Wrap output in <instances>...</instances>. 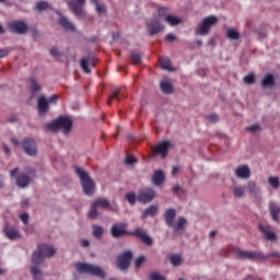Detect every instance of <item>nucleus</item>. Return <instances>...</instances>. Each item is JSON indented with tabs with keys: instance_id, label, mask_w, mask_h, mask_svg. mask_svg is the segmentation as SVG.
<instances>
[{
	"instance_id": "nucleus-4",
	"label": "nucleus",
	"mask_w": 280,
	"mask_h": 280,
	"mask_svg": "<svg viewBox=\"0 0 280 280\" xmlns=\"http://www.w3.org/2000/svg\"><path fill=\"white\" fill-rule=\"evenodd\" d=\"M73 128V121L66 116H60L56 120L46 125V130L50 132H57V130H62L63 135H69Z\"/></svg>"
},
{
	"instance_id": "nucleus-21",
	"label": "nucleus",
	"mask_w": 280,
	"mask_h": 280,
	"mask_svg": "<svg viewBox=\"0 0 280 280\" xmlns=\"http://www.w3.org/2000/svg\"><path fill=\"white\" fill-rule=\"evenodd\" d=\"M234 174L236 178L247 180V178H250V167L248 165H240L235 168Z\"/></svg>"
},
{
	"instance_id": "nucleus-51",
	"label": "nucleus",
	"mask_w": 280,
	"mask_h": 280,
	"mask_svg": "<svg viewBox=\"0 0 280 280\" xmlns=\"http://www.w3.org/2000/svg\"><path fill=\"white\" fill-rule=\"evenodd\" d=\"M243 82H245V84H255V75L253 74L245 75L243 79Z\"/></svg>"
},
{
	"instance_id": "nucleus-24",
	"label": "nucleus",
	"mask_w": 280,
	"mask_h": 280,
	"mask_svg": "<svg viewBox=\"0 0 280 280\" xmlns=\"http://www.w3.org/2000/svg\"><path fill=\"white\" fill-rule=\"evenodd\" d=\"M174 220H176V209L168 208L166 209L164 213V221L165 224H167L171 229V226H174Z\"/></svg>"
},
{
	"instance_id": "nucleus-19",
	"label": "nucleus",
	"mask_w": 280,
	"mask_h": 280,
	"mask_svg": "<svg viewBox=\"0 0 280 280\" xmlns=\"http://www.w3.org/2000/svg\"><path fill=\"white\" fill-rule=\"evenodd\" d=\"M58 23L65 32H75V25H73V22L70 21L69 18L62 15V13H59Z\"/></svg>"
},
{
	"instance_id": "nucleus-43",
	"label": "nucleus",
	"mask_w": 280,
	"mask_h": 280,
	"mask_svg": "<svg viewBox=\"0 0 280 280\" xmlns=\"http://www.w3.org/2000/svg\"><path fill=\"white\" fill-rule=\"evenodd\" d=\"M120 95H122V97H124V93H121V90H114L107 101L108 106H110L112 100H118V102H119L121 100V98H119Z\"/></svg>"
},
{
	"instance_id": "nucleus-30",
	"label": "nucleus",
	"mask_w": 280,
	"mask_h": 280,
	"mask_svg": "<svg viewBox=\"0 0 280 280\" xmlns=\"http://www.w3.org/2000/svg\"><path fill=\"white\" fill-rule=\"evenodd\" d=\"M156 213H159V207L152 205L142 211V220H145V218H154Z\"/></svg>"
},
{
	"instance_id": "nucleus-32",
	"label": "nucleus",
	"mask_w": 280,
	"mask_h": 280,
	"mask_svg": "<svg viewBox=\"0 0 280 280\" xmlns=\"http://www.w3.org/2000/svg\"><path fill=\"white\" fill-rule=\"evenodd\" d=\"M96 209H110V201L104 198H98L92 202Z\"/></svg>"
},
{
	"instance_id": "nucleus-11",
	"label": "nucleus",
	"mask_w": 280,
	"mask_h": 280,
	"mask_svg": "<svg viewBox=\"0 0 280 280\" xmlns=\"http://www.w3.org/2000/svg\"><path fill=\"white\" fill-rule=\"evenodd\" d=\"M21 147L27 156H36L38 154V147L33 138H24L21 142Z\"/></svg>"
},
{
	"instance_id": "nucleus-49",
	"label": "nucleus",
	"mask_w": 280,
	"mask_h": 280,
	"mask_svg": "<svg viewBox=\"0 0 280 280\" xmlns=\"http://www.w3.org/2000/svg\"><path fill=\"white\" fill-rule=\"evenodd\" d=\"M245 130L252 132V135H255V132H259L261 130V127L259 125H252L249 127H246Z\"/></svg>"
},
{
	"instance_id": "nucleus-22",
	"label": "nucleus",
	"mask_w": 280,
	"mask_h": 280,
	"mask_svg": "<svg viewBox=\"0 0 280 280\" xmlns=\"http://www.w3.org/2000/svg\"><path fill=\"white\" fill-rule=\"evenodd\" d=\"M259 231L262 233V237L268 242H277V234L270 231V228L266 225H259Z\"/></svg>"
},
{
	"instance_id": "nucleus-31",
	"label": "nucleus",
	"mask_w": 280,
	"mask_h": 280,
	"mask_svg": "<svg viewBox=\"0 0 280 280\" xmlns=\"http://www.w3.org/2000/svg\"><path fill=\"white\" fill-rule=\"evenodd\" d=\"M151 180L153 185H156L158 187L161 186L162 183H165V175L163 174V171H155Z\"/></svg>"
},
{
	"instance_id": "nucleus-58",
	"label": "nucleus",
	"mask_w": 280,
	"mask_h": 280,
	"mask_svg": "<svg viewBox=\"0 0 280 280\" xmlns=\"http://www.w3.org/2000/svg\"><path fill=\"white\" fill-rule=\"evenodd\" d=\"M48 104H56V102H58V96L57 95H52L47 100Z\"/></svg>"
},
{
	"instance_id": "nucleus-56",
	"label": "nucleus",
	"mask_w": 280,
	"mask_h": 280,
	"mask_svg": "<svg viewBox=\"0 0 280 280\" xmlns=\"http://www.w3.org/2000/svg\"><path fill=\"white\" fill-rule=\"evenodd\" d=\"M165 40H167L168 43H174V40H176V37L174 34L170 33L165 36Z\"/></svg>"
},
{
	"instance_id": "nucleus-41",
	"label": "nucleus",
	"mask_w": 280,
	"mask_h": 280,
	"mask_svg": "<svg viewBox=\"0 0 280 280\" xmlns=\"http://www.w3.org/2000/svg\"><path fill=\"white\" fill-rule=\"evenodd\" d=\"M267 180H268L270 187H272L273 189H279V187H280L279 177H277V176H269Z\"/></svg>"
},
{
	"instance_id": "nucleus-54",
	"label": "nucleus",
	"mask_w": 280,
	"mask_h": 280,
	"mask_svg": "<svg viewBox=\"0 0 280 280\" xmlns=\"http://www.w3.org/2000/svg\"><path fill=\"white\" fill-rule=\"evenodd\" d=\"M20 219L23 222V224H30V214L27 212L22 213L20 215Z\"/></svg>"
},
{
	"instance_id": "nucleus-10",
	"label": "nucleus",
	"mask_w": 280,
	"mask_h": 280,
	"mask_svg": "<svg viewBox=\"0 0 280 280\" xmlns=\"http://www.w3.org/2000/svg\"><path fill=\"white\" fill-rule=\"evenodd\" d=\"M217 23L218 19L215 18V15L205 18L197 28V34H199L200 36H207L211 27H213V25H215Z\"/></svg>"
},
{
	"instance_id": "nucleus-8",
	"label": "nucleus",
	"mask_w": 280,
	"mask_h": 280,
	"mask_svg": "<svg viewBox=\"0 0 280 280\" xmlns=\"http://www.w3.org/2000/svg\"><path fill=\"white\" fill-rule=\"evenodd\" d=\"M131 261H132V252L130 250L122 252L116 259V268H118V270H121L122 272H126V270L130 268Z\"/></svg>"
},
{
	"instance_id": "nucleus-61",
	"label": "nucleus",
	"mask_w": 280,
	"mask_h": 280,
	"mask_svg": "<svg viewBox=\"0 0 280 280\" xmlns=\"http://www.w3.org/2000/svg\"><path fill=\"white\" fill-rule=\"evenodd\" d=\"M172 191H174V194H178L180 191V186L178 185L173 186Z\"/></svg>"
},
{
	"instance_id": "nucleus-17",
	"label": "nucleus",
	"mask_w": 280,
	"mask_h": 280,
	"mask_svg": "<svg viewBox=\"0 0 280 280\" xmlns=\"http://www.w3.org/2000/svg\"><path fill=\"white\" fill-rule=\"evenodd\" d=\"M126 226H128V224L126 223H116L114 225H112L110 228V233L113 237H124V235H128V232H126Z\"/></svg>"
},
{
	"instance_id": "nucleus-13",
	"label": "nucleus",
	"mask_w": 280,
	"mask_h": 280,
	"mask_svg": "<svg viewBox=\"0 0 280 280\" xmlns=\"http://www.w3.org/2000/svg\"><path fill=\"white\" fill-rule=\"evenodd\" d=\"M156 198V192L152 188H144L139 191L137 195L138 202H142L143 205H148V202H152Z\"/></svg>"
},
{
	"instance_id": "nucleus-38",
	"label": "nucleus",
	"mask_w": 280,
	"mask_h": 280,
	"mask_svg": "<svg viewBox=\"0 0 280 280\" xmlns=\"http://www.w3.org/2000/svg\"><path fill=\"white\" fill-rule=\"evenodd\" d=\"M234 198H244L246 196V188L242 186L232 187Z\"/></svg>"
},
{
	"instance_id": "nucleus-45",
	"label": "nucleus",
	"mask_w": 280,
	"mask_h": 280,
	"mask_svg": "<svg viewBox=\"0 0 280 280\" xmlns=\"http://www.w3.org/2000/svg\"><path fill=\"white\" fill-rule=\"evenodd\" d=\"M49 54L52 58H56V60H60L62 58V52L58 50V47L54 46L50 48Z\"/></svg>"
},
{
	"instance_id": "nucleus-9",
	"label": "nucleus",
	"mask_w": 280,
	"mask_h": 280,
	"mask_svg": "<svg viewBox=\"0 0 280 280\" xmlns=\"http://www.w3.org/2000/svg\"><path fill=\"white\" fill-rule=\"evenodd\" d=\"M67 3L78 19L84 20L86 12L83 8L84 3H86V0H68Z\"/></svg>"
},
{
	"instance_id": "nucleus-52",
	"label": "nucleus",
	"mask_w": 280,
	"mask_h": 280,
	"mask_svg": "<svg viewBox=\"0 0 280 280\" xmlns=\"http://www.w3.org/2000/svg\"><path fill=\"white\" fill-rule=\"evenodd\" d=\"M143 261H145V256H140L136 258L135 260L136 268H141V266H143Z\"/></svg>"
},
{
	"instance_id": "nucleus-6",
	"label": "nucleus",
	"mask_w": 280,
	"mask_h": 280,
	"mask_svg": "<svg viewBox=\"0 0 280 280\" xmlns=\"http://www.w3.org/2000/svg\"><path fill=\"white\" fill-rule=\"evenodd\" d=\"M36 178V170L32 167L26 168V173H21L16 177V186L21 189H25L26 187H30V183Z\"/></svg>"
},
{
	"instance_id": "nucleus-28",
	"label": "nucleus",
	"mask_w": 280,
	"mask_h": 280,
	"mask_svg": "<svg viewBox=\"0 0 280 280\" xmlns=\"http://www.w3.org/2000/svg\"><path fill=\"white\" fill-rule=\"evenodd\" d=\"M260 84H261L262 89H273V86H275V75L266 74L262 78Z\"/></svg>"
},
{
	"instance_id": "nucleus-36",
	"label": "nucleus",
	"mask_w": 280,
	"mask_h": 280,
	"mask_svg": "<svg viewBox=\"0 0 280 280\" xmlns=\"http://www.w3.org/2000/svg\"><path fill=\"white\" fill-rule=\"evenodd\" d=\"M163 20L166 21V23H168V25H171L172 27L179 25L180 23V19H178L177 16L165 14V13H164Z\"/></svg>"
},
{
	"instance_id": "nucleus-35",
	"label": "nucleus",
	"mask_w": 280,
	"mask_h": 280,
	"mask_svg": "<svg viewBox=\"0 0 280 280\" xmlns=\"http://www.w3.org/2000/svg\"><path fill=\"white\" fill-rule=\"evenodd\" d=\"M160 67L163 71H174L172 60H170V58H160Z\"/></svg>"
},
{
	"instance_id": "nucleus-63",
	"label": "nucleus",
	"mask_w": 280,
	"mask_h": 280,
	"mask_svg": "<svg viewBox=\"0 0 280 280\" xmlns=\"http://www.w3.org/2000/svg\"><path fill=\"white\" fill-rule=\"evenodd\" d=\"M16 172H19V168H14V170L10 171V176H15Z\"/></svg>"
},
{
	"instance_id": "nucleus-60",
	"label": "nucleus",
	"mask_w": 280,
	"mask_h": 280,
	"mask_svg": "<svg viewBox=\"0 0 280 280\" xmlns=\"http://www.w3.org/2000/svg\"><path fill=\"white\" fill-rule=\"evenodd\" d=\"M11 143H13V145L15 148H19V145H21V142H19V140H16V138L11 139Z\"/></svg>"
},
{
	"instance_id": "nucleus-42",
	"label": "nucleus",
	"mask_w": 280,
	"mask_h": 280,
	"mask_svg": "<svg viewBox=\"0 0 280 280\" xmlns=\"http://www.w3.org/2000/svg\"><path fill=\"white\" fill-rule=\"evenodd\" d=\"M141 56L142 54L137 51V50H133L131 51V61L133 65H141Z\"/></svg>"
},
{
	"instance_id": "nucleus-14",
	"label": "nucleus",
	"mask_w": 280,
	"mask_h": 280,
	"mask_svg": "<svg viewBox=\"0 0 280 280\" xmlns=\"http://www.w3.org/2000/svg\"><path fill=\"white\" fill-rule=\"evenodd\" d=\"M246 189L249 191V195L256 202H261V188L257 186V183L248 180Z\"/></svg>"
},
{
	"instance_id": "nucleus-53",
	"label": "nucleus",
	"mask_w": 280,
	"mask_h": 280,
	"mask_svg": "<svg viewBox=\"0 0 280 280\" xmlns=\"http://www.w3.org/2000/svg\"><path fill=\"white\" fill-rule=\"evenodd\" d=\"M265 257H267V259H270V258L280 259V253L279 252H269Z\"/></svg>"
},
{
	"instance_id": "nucleus-62",
	"label": "nucleus",
	"mask_w": 280,
	"mask_h": 280,
	"mask_svg": "<svg viewBox=\"0 0 280 280\" xmlns=\"http://www.w3.org/2000/svg\"><path fill=\"white\" fill-rule=\"evenodd\" d=\"M172 174L173 176H176L178 174V166H173Z\"/></svg>"
},
{
	"instance_id": "nucleus-64",
	"label": "nucleus",
	"mask_w": 280,
	"mask_h": 280,
	"mask_svg": "<svg viewBox=\"0 0 280 280\" xmlns=\"http://www.w3.org/2000/svg\"><path fill=\"white\" fill-rule=\"evenodd\" d=\"M27 205H30V200L24 199V200L22 201V207H27Z\"/></svg>"
},
{
	"instance_id": "nucleus-34",
	"label": "nucleus",
	"mask_w": 280,
	"mask_h": 280,
	"mask_svg": "<svg viewBox=\"0 0 280 280\" xmlns=\"http://www.w3.org/2000/svg\"><path fill=\"white\" fill-rule=\"evenodd\" d=\"M92 235L95 240L104 237V228L101 225H92Z\"/></svg>"
},
{
	"instance_id": "nucleus-39",
	"label": "nucleus",
	"mask_w": 280,
	"mask_h": 280,
	"mask_svg": "<svg viewBox=\"0 0 280 280\" xmlns=\"http://www.w3.org/2000/svg\"><path fill=\"white\" fill-rule=\"evenodd\" d=\"M95 5V10L97 14H106V4L100 2V0H95V2H92Z\"/></svg>"
},
{
	"instance_id": "nucleus-46",
	"label": "nucleus",
	"mask_w": 280,
	"mask_h": 280,
	"mask_svg": "<svg viewBox=\"0 0 280 280\" xmlns=\"http://www.w3.org/2000/svg\"><path fill=\"white\" fill-rule=\"evenodd\" d=\"M125 198L129 202V205H136L137 203V195H135V192H127L125 195Z\"/></svg>"
},
{
	"instance_id": "nucleus-25",
	"label": "nucleus",
	"mask_w": 280,
	"mask_h": 280,
	"mask_svg": "<svg viewBox=\"0 0 280 280\" xmlns=\"http://www.w3.org/2000/svg\"><path fill=\"white\" fill-rule=\"evenodd\" d=\"M160 89L165 95H172V93H174V85H172V82L167 79L160 82Z\"/></svg>"
},
{
	"instance_id": "nucleus-15",
	"label": "nucleus",
	"mask_w": 280,
	"mask_h": 280,
	"mask_svg": "<svg viewBox=\"0 0 280 280\" xmlns=\"http://www.w3.org/2000/svg\"><path fill=\"white\" fill-rule=\"evenodd\" d=\"M131 235H133L135 237H138V240H141V242H143L145 246H152V244H154V241L152 240V237L148 235V232H145V230L141 228L136 229L131 233Z\"/></svg>"
},
{
	"instance_id": "nucleus-47",
	"label": "nucleus",
	"mask_w": 280,
	"mask_h": 280,
	"mask_svg": "<svg viewBox=\"0 0 280 280\" xmlns=\"http://www.w3.org/2000/svg\"><path fill=\"white\" fill-rule=\"evenodd\" d=\"M149 279L150 280H165V277L161 273H159V271H153L149 275Z\"/></svg>"
},
{
	"instance_id": "nucleus-3",
	"label": "nucleus",
	"mask_w": 280,
	"mask_h": 280,
	"mask_svg": "<svg viewBox=\"0 0 280 280\" xmlns=\"http://www.w3.org/2000/svg\"><path fill=\"white\" fill-rule=\"evenodd\" d=\"M74 174H77L78 178L81 180L83 194L85 196H93V194H95V182L91 178L89 172L80 166H74Z\"/></svg>"
},
{
	"instance_id": "nucleus-48",
	"label": "nucleus",
	"mask_w": 280,
	"mask_h": 280,
	"mask_svg": "<svg viewBox=\"0 0 280 280\" xmlns=\"http://www.w3.org/2000/svg\"><path fill=\"white\" fill-rule=\"evenodd\" d=\"M207 121H210V124H218L220 121V118L217 116V114H209L206 116Z\"/></svg>"
},
{
	"instance_id": "nucleus-20",
	"label": "nucleus",
	"mask_w": 280,
	"mask_h": 280,
	"mask_svg": "<svg viewBox=\"0 0 280 280\" xmlns=\"http://www.w3.org/2000/svg\"><path fill=\"white\" fill-rule=\"evenodd\" d=\"M80 67L84 73H91V68L89 67H95V59L91 55L83 57L80 60Z\"/></svg>"
},
{
	"instance_id": "nucleus-59",
	"label": "nucleus",
	"mask_w": 280,
	"mask_h": 280,
	"mask_svg": "<svg viewBox=\"0 0 280 280\" xmlns=\"http://www.w3.org/2000/svg\"><path fill=\"white\" fill-rule=\"evenodd\" d=\"M8 54H10V51H8V49H0V59L5 58L8 56Z\"/></svg>"
},
{
	"instance_id": "nucleus-40",
	"label": "nucleus",
	"mask_w": 280,
	"mask_h": 280,
	"mask_svg": "<svg viewBox=\"0 0 280 280\" xmlns=\"http://www.w3.org/2000/svg\"><path fill=\"white\" fill-rule=\"evenodd\" d=\"M88 218H90V220H97V218H100V211H97L94 203H92L91 209L88 212Z\"/></svg>"
},
{
	"instance_id": "nucleus-26",
	"label": "nucleus",
	"mask_w": 280,
	"mask_h": 280,
	"mask_svg": "<svg viewBox=\"0 0 280 280\" xmlns=\"http://www.w3.org/2000/svg\"><path fill=\"white\" fill-rule=\"evenodd\" d=\"M28 89L31 91V100H34V97H36V93L43 89V85H40L37 80L30 79Z\"/></svg>"
},
{
	"instance_id": "nucleus-18",
	"label": "nucleus",
	"mask_w": 280,
	"mask_h": 280,
	"mask_svg": "<svg viewBox=\"0 0 280 280\" xmlns=\"http://www.w3.org/2000/svg\"><path fill=\"white\" fill-rule=\"evenodd\" d=\"M170 141H164L156 147L153 148V156H162V159H165L167 156V150H170Z\"/></svg>"
},
{
	"instance_id": "nucleus-5",
	"label": "nucleus",
	"mask_w": 280,
	"mask_h": 280,
	"mask_svg": "<svg viewBox=\"0 0 280 280\" xmlns=\"http://www.w3.org/2000/svg\"><path fill=\"white\" fill-rule=\"evenodd\" d=\"M75 268L81 275H91L92 277H97L98 279H106V272L97 265L77 262Z\"/></svg>"
},
{
	"instance_id": "nucleus-57",
	"label": "nucleus",
	"mask_w": 280,
	"mask_h": 280,
	"mask_svg": "<svg viewBox=\"0 0 280 280\" xmlns=\"http://www.w3.org/2000/svg\"><path fill=\"white\" fill-rule=\"evenodd\" d=\"M81 246H82L83 248H89V247L91 246V242H89V240H86V238H83V240L81 241Z\"/></svg>"
},
{
	"instance_id": "nucleus-1",
	"label": "nucleus",
	"mask_w": 280,
	"mask_h": 280,
	"mask_svg": "<svg viewBox=\"0 0 280 280\" xmlns=\"http://www.w3.org/2000/svg\"><path fill=\"white\" fill-rule=\"evenodd\" d=\"M54 255H56V248L47 244H39L36 250L33 252L31 256L33 266H31L30 270L34 280H40L42 272L37 266H42V264H45V259H51Z\"/></svg>"
},
{
	"instance_id": "nucleus-44",
	"label": "nucleus",
	"mask_w": 280,
	"mask_h": 280,
	"mask_svg": "<svg viewBox=\"0 0 280 280\" xmlns=\"http://www.w3.org/2000/svg\"><path fill=\"white\" fill-rule=\"evenodd\" d=\"M226 36L230 38V40H237V38H240V33L233 28H230L226 31Z\"/></svg>"
},
{
	"instance_id": "nucleus-27",
	"label": "nucleus",
	"mask_w": 280,
	"mask_h": 280,
	"mask_svg": "<svg viewBox=\"0 0 280 280\" xmlns=\"http://www.w3.org/2000/svg\"><path fill=\"white\" fill-rule=\"evenodd\" d=\"M50 8H51V4H49V2L45 0H39L35 2L33 10L35 12H47V10H49Z\"/></svg>"
},
{
	"instance_id": "nucleus-16",
	"label": "nucleus",
	"mask_w": 280,
	"mask_h": 280,
	"mask_svg": "<svg viewBox=\"0 0 280 280\" xmlns=\"http://www.w3.org/2000/svg\"><path fill=\"white\" fill-rule=\"evenodd\" d=\"M37 110L39 117H45L47 113L49 112V102L47 101V97L45 95H40L37 98Z\"/></svg>"
},
{
	"instance_id": "nucleus-33",
	"label": "nucleus",
	"mask_w": 280,
	"mask_h": 280,
	"mask_svg": "<svg viewBox=\"0 0 280 280\" xmlns=\"http://www.w3.org/2000/svg\"><path fill=\"white\" fill-rule=\"evenodd\" d=\"M4 233H5V236L9 240H19V238H21V233H19V231H16V229H14V228L4 229Z\"/></svg>"
},
{
	"instance_id": "nucleus-23",
	"label": "nucleus",
	"mask_w": 280,
	"mask_h": 280,
	"mask_svg": "<svg viewBox=\"0 0 280 280\" xmlns=\"http://www.w3.org/2000/svg\"><path fill=\"white\" fill-rule=\"evenodd\" d=\"M185 226H187V219L184 217H178L176 224L173 223L171 229L174 230V233L183 235V231H185Z\"/></svg>"
},
{
	"instance_id": "nucleus-50",
	"label": "nucleus",
	"mask_w": 280,
	"mask_h": 280,
	"mask_svg": "<svg viewBox=\"0 0 280 280\" xmlns=\"http://www.w3.org/2000/svg\"><path fill=\"white\" fill-rule=\"evenodd\" d=\"M32 38H40V36H43V33H40V31H38L37 28L33 27L30 28Z\"/></svg>"
},
{
	"instance_id": "nucleus-37",
	"label": "nucleus",
	"mask_w": 280,
	"mask_h": 280,
	"mask_svg": "<svg viewBox=\"0 0 280 280\" xmlns=\"http://www.w3.org/2000/svg\"><path fill=\"white\" fill-rule=\"evenodd\" d=\"M168 261L174 268H178L183 264V257L178 254H173L168 257Z\"/></svg>"
},
{
	"instance_id": "nucleus-2",
	"label": "nucleus",
	"mask_w": 280,
	"mask_h": 280,
	"mask_svg": "<svg viewBox=\"0 0 280 280\" xmlns=\"http://www.w3.org/2000/svg\"><path fill=\"white\" fill-rule=\"evenodd\" d=\"M167 8L162 7L158 11V15L147 22V31L149 36H156V34H163L165 32V25H163V16H165Z\"/></svg>"
},
{
	"instance_id": "nucleus-7",
	"label": "nucleus",
	"mask_w": 280,
	"mask_h": 280,
	"mask_svg": "<svg viewBox=\"0 0 280 280\" xmlns=\"http://www.w3.org/2000/svg\"><path fill=\"white\" fill-rule=\"evenodd\" d=\"M238 259H249L250 261H268V257L261 252L236 249Z\"/></svg>"
},
{
	"instance_id": "nucleus-55",
	"label": "nucleus",
	"mask_w": 280,
	"mask_h": 280,
	"mask_svg": "<svg viewBox=\"0 0 280 280\" xmlns=\"http://www.w3.org/2000/svg\"><path fill=\"white\" fill-rule=\"evenodd\" d=\"M133 163H137L136 158L127 155L126 159H125V165H133Z\"/></svg>"
},
{
	"instance_id": "nucleus-29",
	"label": "nucleus",
	"mask_w": 280,
	"mask_h": 280,
	"mask_svg": "<svg viewBox=\"0 0 280 280\" xmlns=\"http://www.w3.org/2000/svg\"><path fill=\"white\" fill-rule=\"evenodd\" d=\"M269 213L273 220V222H279L280 207L275 202L269 203Z\"/></svg>"
},
{
	"instance_id": "nucleus-12",
	"label": "nucleus",
	"mask_w": 280,
	"mask_h": 280,
	"mask_svg": "<svg viewBox=\"0 0 280 280\" xmlns=\"http://www.w3.org/2000/svg\"><path fill=\"white\" fill-rule=\"evenodd\" d=\"M8 25H9V31L12 34H19L21 36L27 34V30H30V26L27 25V23L19 20L11 21L9 22Z\"/></svg>"
}]
</instances>
